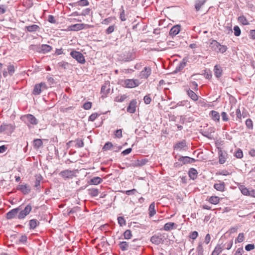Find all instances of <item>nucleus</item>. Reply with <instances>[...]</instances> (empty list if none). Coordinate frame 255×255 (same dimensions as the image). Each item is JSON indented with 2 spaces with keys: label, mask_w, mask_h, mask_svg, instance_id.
<instances>
[{
  "label": "nucleus",
  "mask_w": 255,
  "mask_h": 255,
  "mask_svg": "<svg viewBox=\"0 0 255 255\" xmlns=\"http://www.w3.org/2000/svg\"><path fill=\"white\" fill-rule=\"evenodd\" d=\"M168 236L165 233H158L153 235L150 239V242L156 245L163 244Z\"/></svg>",
  "instance_id": "obj_1"
},
{
  "label": "nucleus",
  "mask_w": 255,
  "mask_h": 255,
  "mask_svg": "<svg viewBox=\"0 0 255 255\" xmlns=\"http://www.w3.org/2000/svg\"><path fill=\"white\" fill-rule=\"evenodd\" d=\"M59 175L64 180L72 179L76 176V170L66 169L61 171Z\"/></svg>",
  "instance_id": "obj_2"
},
{
  "label": "nucleus",
  "mask_w": 255,
  "mask_h": 255,
  "mask_svg": "<svg viewBox=\"0 0 255 255\" xmlns=\"http://www.w3.org/2000/svg\"><path fill=\"white\" fill-rule=\"evenodd\" d=\"M20 119L25 123H30L33 125H36L38 123V121L36 118L31 114H27L21 116Z\"/></svg>",
  "instance_id": "obj_3"
},
{
  "label": "nucleus",
  "mask_w": 255,
  "mask_h": 255,
  "mask_svg": "<svg viewBox=\"0 0 255 255\" xmlns=\"http://www.w3.org/2000/svg\"><path fill=\"white\" fill-rule=\"evenodd\" d=\"M71 57L76 59L80 64H84L86 62L84 56L80 52L76 50H72L70 52Z\"/></svg>",
  "instance_id": "obj_4"
},
{
  "label": "nucleus",
  "mask_w": 255,
  "mask_h": 255,
  "mask_svg": "<svg viewBox=\"0 0 255 255\" xmlns=\"http://www.w3.org/2000/svg\"><path fill=\"white\" fill-rule=\"evenodd\" d=\"M47 88V87L45 83L41 82L40 83L35 84L32 91V94L34 95H39L42 91L45 90Z\"/></svg>",
  "instance_id": "obj_5"
},
{
  "label": "nucleus",
  "mask_w": 255,
  "mask_h": 255,
  "mask_svg": "<svg viewBox=\"0 0 255 255\" xmlns=\"http://www.w3.org/2000/svg\"><path fill=\"white\" fill-rule=\"evenodd\" d=\"M123 82L124 86L128 88L136 87L139 84V82L137 79H126L123 81Z\"/></svg>",
  "instance_id": "obj_6"
},
{
  "label": "nucleus",
  "mask_w": 255,
  "mask_h": 255,
  "mask_svg": "<svg viewBox=\"0 0 255 255\" xmlns=\"http://www.w3.org/2000/svg\"><path fill=\"white\" fill-rule=\"evenodd\" d=\"M14 130V127L11 125L2 124L0 127V132H4L6 134H10Z\"/></svg>",
  "instance_id": "obj_7"
},
{
  "label": "nucleus",
  "mask_w": 255,
  "mask_h": 255,
  "mask_svg": "<svg viewBox=\"0 0 255 255\" xmlns=\"http://www.w3.org/2000/svg\"><path fill=\"white\" fill-rule=\"evenodd\" d=\"M20 190L23 194H28L31 190L30 186L26 184H19L17 186V190Z\"/></svg>",
  "instance_id": "obj_8"
},
{
  "label": "nucleus",
  "mask_w": 255,
  "mask_h": 255,
  "mask_svg": "<svg viewBox=\"0 0 255 255\" xmlns=\"http://www.w3.org/2000/svg\"><path fill=\"white\" fill-rule=\"evenodd\" d=\"M215 131V128L214 127H210L208 128V130H201L200 133L204 136L212 139L213 138V136L212 135V133H214Z\"/></svg>",
  "instance_id": "obj_9"
},
{
  "label": "nucleus",
  "mask_w": 255,
  "mask_h": 255,
  "mask_svg": "<svg viewBox=\"0 0 255 255\" xmlns=\"http://www.w3.org/2000/svg\"><path fill=\"white\" fill-rule=\"evenodd\" d=\"M137 101L136 99H132L127 107V111L130 114H133L135 112Z\"/></svg>",
  "instance_id": "obj_10"
},
{
  "label": "nucleus",
  "mask_w": 255,
  "mask_h": 255,
  "mask_svg": "<svg viewBox=\"0 0 255 255\" xmlns=\"http://www.w3.org/2000/svg\"><path fill=\"white\" fill-rule=\"evenodd\" d=\"M31 206L30 205H27L24 210H21L18 215V218L19 219H22L25 218V217L27 215L31 210Z\"/></svg>",
  "instance_id": "obj_11"
},
{
  "label": "nucleus",
  "mask_w": 255,
  "mask_h": 255,
  "mask_svg": "<svg viewBox=\"0 0 255 255\" xmlns=\"http://www.w3.org/2000/svg\"><path fill=\"white\" fill-rule=\"evenodd\" d=\"M36 49L38 52L45 54L50 52L52 50V47L47 44H42L37 47Z\"/></svg>",
  "instance_id": "obj_12"
},
{
  "label": "nucleus",
  "mask_w": 255,
  "mask_h": 255,
  "mask_svg": "<svg viewBox=\"0 0 255 255\" xmlns=\"http://www.w3.org/2000/svg\"><path fill=\"white\" fill-rule=\"evenodd\" d=\"M219 154V162L220 164L224 163L226 161L227 153L222 150L221 148H218Z\"/></svg>",
  "instance_id": "obj_13"
},
{
  "label": "nucleus",
  "mask_w": 255,
  "mask_h": 255,
  "mask_svg": "<svg viewBox=\"0 0 255 255\" xmlns=\"http://www.w3.org/2000/svg\"><path fill=\"white\" fill-rule=\"evenodd\" d=\"M110 88L109 83H105L101 87V93L102 94V97H106L107 95L110 93Z\"/></svg>",
  "instance_id": "obj_14"
},
{
  "label": "nucleus",
  "mask_w": 255,
  "mask_h": 255,
  "mask_svg": "<svg viewBox=\"0 0 255 255\" xmlns=\"http://www.w3.org/2000/svg\"><path fill=\"white\" fill-rule=\"evenodd\" d=\"M84 28V24L83 23H77L72 24L68 27V29L69 31H78L83 29Z\"/></svg>",
  "instance_id": "obj_15"
},
{
  "label": "nucleus",
  "mask_w": 255,
  "mask_h": 255,
  "mask_svg": "<svg viewBox=\"0 0 255 255\" xmlns=\"http://www.w3.org/2000/svg\"><path fill=\"white\" fill-rule=\"evenodd\" d=\"M207 0H196L195 1V8L196 11H199L204 7Z\"/></svg>",
  "instance_id": "obj_16"
},
{
  "label": "nucleus",
  "mask_w": 255,
  "mask_h": 255,
  "mask_svg": "<svg viewBox=\"0 0 255 255\" xmlns=\"http://www.w3.org/2000/svg\"><path fill=\"white\" fill-rule=\"evenodd\" d=\"M181 26L180 25H176L173 26L169 31V35L174 36L176 35L180 31Z\"/></svg>",
  "instance_id": "obj_17"
},
{
  "label": "nucleus",
  "mask_w": 255,
  "mask_h": 255,
  "mask_svg": "<svg viewBox=\"0 0 255 255\" xmlns=\"http://www.w3.org/2000/svg\"><path fill=\"white\" fill-rule=\"evenodd\" d=\"M103 180L100 177H94L88 181L89 185H97L101 183Z\"/></svg>",
  "instance_id": "obj_18"
},
{
  "label": "nucleus",
  "mask_w": 255,
  "mask_h": 255,
  "mask_svg": "<svg viewBox=\"0 0 255 255\" xmlns=\"http://www.w3.org/2000/svg\"><path fill=\"white\" fill-rule=\"evenodd\" d=\"M120 249L122 251L130 250L129 242L126 241L120 242L118 245Z\"/></svg>",
  "instance_id": "obj_19"
},
{
  "label": "nucleus",
  "mask_w": 255,
  "mask_h": 255,
  "mask_svg": "<svg viewBox=\"0 0 255 255\" xmlns=\"http://www.w3.org/2000/svg\"><path fill=\"white\" fill-rule=\"evenodd\" d=\"M140 246V242L138 239H135L129 242L130 250H136Z\"/></svg>",
  "instance_id": "obj_20"
},
{
  "label": "nucleus",
  "mask_w": 255,
  "mask_h": 255,
  "mask_svg": "<svg viewBox=\"0 0 255 255\" xmlns=\"http://www.w3.org/2000/svg\"><path fill=\"white\" fill-rule=\"evenodd\" d=\"M215 76L219 78L222 76L223 70L222 67L219 65H216L214 67Z\"/></svg>",
  "instance_id": "obj_21"
},
{
  "label": "nucleus",
  "mask_w": 255,
  "mask_h": 255,
  "mask_svg": "<svg viewBox=\"0 0 255 255\" xmlns=\"http://www.w3.org/2000/svg\"><path fill=\"white\" fill-rule=\"evenodd\" d=\"M186 146V142L185 140H182L176 143L173 146L174 150H179L183 149L184 147Z\"/></svg>",
  "instance_id": "obj_22"
},
{
  "label": "nucleus",
  "mask_w": 255,
  "mask_h": 255,
  "mask_svg": "<svg viewBox=\"0 0 255 255\" xmlns=\"http://www.w3.org/2000/svg\"><path fill=\"white\" fill-rule=\"evenodd\" d=\"M220 46H221L220 43L216 40H212L210 43L211 48L217 52H218Z\"/></svg>",
  "instance_id": "obj_23"
},
{
  "label": "nucleus",
  "mask_w": 255,
  "mask_h": 255,
  "mask_svg": "<svg viewBox=\"0 0 255 255\" xmlns=\"http://www.w3.org/2000/svg\"><path fill=\"white\" fill-rule=\"evenodd\" d=\"M134 55L132 52L128 51V52H126L124 53V55L123 57V59L125 61H129L134 59Z\"/></svg>",
  "instance_id": "obj_24"
},
{
  "label": "nucleus",
  "mask_w": 255,
  "mask_h": 255,
  "mask_svg": "<svg viewBox=\"0 0 255 255\" xmlns=\"http://www.w3.org/2000/svg\"><path fill=\"white\" fill-rule=\"evenodd\" d=\"M151 74V68L149 67H145L141 72L142 78L147 79Z\"/></svg>",
  "instance_id": "obj_25"
},
{
  "label": "nucleus",
  "mask_w": 255,
  "mask_h": 255,
  "mask_svg": "<svg viewBox=\"0 0 255 255\" xmlns=\"http://www.w3.org/2000/svg\"><path fill=\"white\" fill-rule=\"evenodd\" d=\"M224 246L222 244H218L212 253L211 255H219L223 250Z\"/></svg>",
  "instance_id": "obj_26"
},
{
  "label": "nucleus",
  "mask_w": 255,
  "mask_h": 255,
  "mask_svg": "<svg viewBox=\"0 0 255 255\" xmlns=\"http://www.w3.org/2000/svg\"><path fill=\"white\" fill-rule=\"evenodd\" d=\"M25 30L30 32H35L40 29V27L36 24H32L25 27Z\"/></svg>",
  "instance_id": "obj_27"
},
{
  "label": "nucleus",
  "mask_w": 255,
  "mask_h": 255,
  "mask_svg": "<svg viewBox=\"0 0 255 255\" xmlns=\"http://www.w3.org/2000/svg\"><path fill=\"white\" fill-rule=\"evenodd\" d=\"M188 96L193 101H196L198 99V96L192 90L190 89L186 90Z\"/></svg>",
  "instance_id": "obj_28"
},
{
  "label": "nucleus",
  "mask_w": 255,
  "mask_h": 255,
  "mask_svg": "<svg viewBox=\"0 0 255 255\" xmlns=\"http://www.w3.org/2000/svg\"><path fill=\"white\" fill-rule=\"evenodd\" d=\"M177 226V225L173 222H169L167 223H166L163 229L165 231H171V230L173 229L174 228H176Z\"/></svg>",
  "instance_id": "obj_29"
},
{
  "label": "nucleus",
  "mask_w": 255,
  "mask_h": 255,
  "mask_svg": "<svg viewBox=\"0 0 255 255\" xmlns=\"http://www.w3.org/2000/svg\"><path fill=\"white\" fill-rule=\"evenodd\" d=\"M99 193V189L95 188H89L88 189V193L92 197H95L98 195Z\"/></svg>",
  "instance_id": "obj_30"
},
{
  "label": "nucleus",
  "mask_w": 255,
  "mask_h": 255,
  "mask_svg": "<svg viewBox=\"0 0 255 255\" xmlns=\"http://www.w3.org/2000/svg\"><path fill=\"white\" fill-rule=\"evenodd\" d=\"M198 172L197 170L194 168H191L188 171V175L190 178L193 180L197 178Z\"/></svg>",
  "instance_id": "obj_31"
},
{
  "label": "nucleus",
  "mask_w": 255,
  "mask_h": 255,
  "mask_svg": "<svg viewBox=\"0 0 255 255\" xmlns=\"http://www.w3.org/2000/svg\"><path fill=\"white\" fill-rule=\"evenodd\" d=\"M35 181L34 182V187L36 188V190L40 191V181L42 179V177L39 175L35 176Z\"/></svg>",
  "instance_id": "obj_32"
},
{
  "label": "nucleus",
  "mask_w": 255,
  "mask_h": 255,
  "mask_svg": "<svg viewBox=\"0 0 255 255\" xmlns=\"http://www.w3.org/2000/svg\"><path fill=\"white\" fill-rule=\"evenodd\" d=\"M210 115L213 120L219 122L220 116L218 112L213 110L210 112Z\"/></svg>",
  "instance_id": "obj_33"
},
{
  "label": "nucleus",
  "mask_w": 255,
  "mask_h": 255,
  "mask_svg": "<svg viewBox=\"0 0 255 255\" xmlns=\"http://www.w3.org/2000/svg\"><path fill=\"white\" fill-rule=\"evenodd\" d=\"M149 216L150 217L153 216L156 214V210H155V203L152 202L149 207Z\"/></svg>",
  "instance_id": "obj_34"
},
{
  "label": "nucleus",
  "mask_w": 255,
  "mask_h": 255,
  "mask_svg": "<svg viewBox=\"0 0 255 255\" xmlns=\"http://www.w3.org/2000/svg\"><path fill=\"white\" fill-rule=\"evenodd\" d=\"M39 224V222L36 219L30 220L29 222V229H34Z\"/></svg>",
  "instance_id": "obj_35"
},
{
  "label": "nucleus",
  "mask_w": 255,
  "mask_h": 255,
  "mask_svg": "<svg viewBox=\"0 0 255 255\" xmlns=\"http://www.w3.org/2000/svg\"><path fill=\"white\" fill-rule=\"evenodd\" d=\"M225 184L224 182H221L219 183H215L214 187L218 191H223L225 189Z\"/></svg>",
  "instance_id": "obj_36"
},
{
  "label": "nucleus",
  "mask_w": 255,
  "mask_h": 255,
  "mask_svg": "<svg viewBox=\"0 0 255 255\" xmlns=\"http://www.w3.org/2000/svg\"><path fill=\"white\" fill-rule=\"evenodd\" d=\"M43 145V142L41 139H35L33 140V146L35 149H39Z\"/></svg>",
  "instance_id": "obj_37"
},
{
  "label": "nucleus",
  "mask_w": 255,
  "mask_h": 255,
  "mask_svg": "<svg viewBox=\"0 0 255 255\" xmlns=\"http://www.w3.org/2000/svg\"><path fill=\"white\" fill-rule=\"evenodd\" d=\"M208 201L210 203L216 205L219 203L220 198L218 196H211Z\"/></svg>",
  "instance_id": "obj_38"
},
{
  "label": "nucleus",
  "mask_w": 255,
  "mask_h": 255,
  "mask_svg": "<svg viewBox=\"0 0 255 255\" xmlns=\"http://www.w3.org/2000/svg\"><path fill=\"white\" fill-rule=\"evenodd\" d=\"M178 161L182 162L183 165L190 163V157L189 156H180L178 159Z\"/></svg>",
  "instance_id": "obj_39"
},
{
  "label": "nucleus",
  "mask_w": 255,
  "mask_h": 255,
  "mask_svg": "<svg viewBox=\"0 0 255 255\" xmlns=\"http://www.w3.org/2000/svg\"><path fill=\"white\" fill-rule=\"evenodd\" d=\"M148 161L146 158L142 159L141 160H137L135 164V166H142L146 164Z\"/></svg>",
  "instance_id": "obj_40"
},
{
  "label": "nucleus",
  "mask_w": 255,
  "mask_h": 255,
  "mask_svg": "<svg viewBox=\"0 0 255 255\" xmlns=\"http://www.w3.org/2000/svg\"><path fill=\"white\" fill-rule=\"evenodd\" d=\"M16 216V209H13L6 214V218L7 219L14 218Z\"/></svg>",
  "instance_id": "obj_41"
},
{
  "label": "nucleus",
  "mask_w": 255,
  "mask_h": 255,
  "mask_svg": "<svg viewBox=\"0 0 255 255\" xmlns=\"http://www.w3.org/2000/svg\"><path fill=\"white\" fill-rule=\"evenodd\" d=\"M238 21L243 25H249L250 23L244 15H241L238 17Z\"/></svg>",
  "instance_id": "obj_42"
},
{
  "label": "nucleus",
  "mask_w": 255,
  "mask_h": 255,
  "mask_svg": "<svg viewBox=\"0 0 255 255\" xmlns=\"http://www.w3.org/2000/svg\"><path fill=\"white\" fill-rule=\"evenodd\" d=\"M124 238L127 240L130 239L132 237L131 232L130 230H127L123 234Z\"/></svg>",
  "instance_id": "obj_43"
},
{
  "label": "nucleus",
  "mask_w": 255,
  "mask_h": 255,
  "mask_svg": "<svg viewBox=\"0 0 255 255\" xmlns=\"http://www.w3.org/2000/svg\"><path fill=\"white\" fill-rule=\"evenodd\" d=\"M77 5L84 6L89 5V2L88 0H79L76 2Z\"/></svg>",
  "instance_id": "obj_44"
},
{
  "label": "nucleus",
  "mask_w": 255,
  "mask_h": 255,
  "mask_svg": "<svg viewBox=\"0 0 255 255\" xmlns=\"http://www.w3.org/2000/svg\"><path fill=\"white\" fill-rule=\"evenodd\" d=\"M244 234L243 233H240L238 235L237 238L235 240V243L237 244V243H242L244 241Z\"/></svg>",
  "instance_id": "obj_45"
},
{
  "label": "nucleus",
  "mask_w": 255,
  "mask_h": 255,
  "mask_svg": "<svg viewBox=\"0 0 255 255\" xmlns=\"http://www.w3.org/2000/svg\"><path fill=\"white\" fill-rule=\"evenodd\" d=\"M198 236V233L197 231L191 232L189 233L188 237L189 239L195 240Z\"/></svg>",
  "instance_id": "obj_46"
},
{
  "label": "nucleus",
  "mask_w": 255,
  "mask_h": 255,
  "mask_svg": "<svg viewBox=\"0 0 255 255\" xmlns=\"http://www.w3.org/2000/svg\"><path fill=\"white\" fill-rule=\"evenodd\" d=\"M203 251L204 249L202 246V244L201 243L197 247V255H203Z\"/></svg>",
  "instance_id": "obj_47"
},
{
  "label": "nucleus",
  "mask_w": 255,
  "mask_h": 255,
  "mask_svg": "<svg viewBox=\"0 0 255 255\" xmlns=\"http://www.w3.org/2000/svg\"><path fill=\"white\" fill-rule=\"evenodd\" d=\"M113 146V144H112V142H107L105 145H104L103 147V150H110L112 148V147Z\"/></svg>",
  "instance_id": "obj_48"
},
{
  "label": "nucleus",
  "mask_w": 255,
  "mask_h": 255,
  "mask_svg": "<svg viewBox=\"0 0 255 255\" xmlns=\"http://www.w3.org/2000/svg\"><path fill=\"white\" fill-rule=\"evenodd\" d=\"M234 155L237 158H242L243 157V153L242 149L238 148L235 153Z\"/></svg>",
  "instance_id": "obj_49"
},
{
  "label": "nucleus",
  "mask_w": 255,
  "mask_h": 255,
  "mask_svg": "<svg viewBox=\"0 0 255 255\" xmlns=\"http://www.w3.org/2000/svg\"><path fill=\"white\" fill-rule=\"evenodd\" d=\"M58 66L59 67L64 69H66L68 68L69 64L68 62L62 61L58 63Z\"/></svg>",
  "instance_id": "obj_50"
},
{
  "label": "nucleus",
  "mask_w": 255,
  "mask_h": 255,
  "mask_svg": "<svg viewBox=\"0 0 255 255\" xmlns=\"http://www.w3.org/2000/svg\"><path fill=\"white\" fill-rule=\"evenodd\" d=\"M234 34L236 36H239L241 35V31L240 27L236 25L234 27Z\"/></svg>",
  "instance_id": "obj_51"
},
{
  "label": "nucleus",
  "mask_w": 255,
  "mask_h": 255,
  "mask_svg": "<svg viewBox=\"0 0 255 255\" xmlns=\"http://www.w3.org/2000/svg\"><path fill=\"white\" fill-rule=\"evenodd\" d=\"M127 97L128 96L126 95H123L120 97H117L116 98L115 101L118 102H123L127 98Z\"/></svg>",
  "instance_id": "obj_52"
},
{
  "label": "nucleus",
  "mask_w": 255,
  "mask_h": 255,
  "mask_svg": "<svg viewBox=\"0 0 255 255\" xmlns=\"http://www.w3.org/2000/svg\"><path fill=\"white\" fill-rule=\"evenodd\" d=\"M246 125L248 128L253 129V122L251 119H248L246 120Z\"/></svg>",
  "instance_id": "obj_53"
},
{
  "label": "nucleus",
  "mask_w": 255,
  "mask_h": 255,
  "mask_svg": "<svg viewBox=\"0 0 255 255\" xmlns=\"http://www.w3.org/2000/svg\"><path fill=\"white\" fill-rule=\"evenodd\" d=\"M241 192L244 195L248 196L249 194V190L246 188L244 186H242L240 188Z\"/></svg>",
  "instance_id": "obj_54"
},
{
  "label": "nucleus",
  "mask_w": 255,
  "mask_h": 255,
  "mask_svg": "<svg viewBox=\"0 0 255 255\" xmlns=\"http://www.w3.org/2000/svg\"><path fill=\"white\" fill-rule=\"evenodd\" d=\"M118 221L120 226H123L126 224V221L123 217H119L118 218Z\"/></svg>",
  "instance_id": "obj_55"
},
{
  "label": "nucleus",
  "mask_w": 255,
  "mask_h": 255,
  "mask_svg": "<svg viewBox=\"0 0 255 255\" xmlns=\"http://www.w3.org/2000/svg\"><path fill=\"white\" fill-rule=\"evenodd\" d=\"M27 240V236L25 235H21L18 240V242L21 244H25L26 243Z\"/></svg>",
  "instance_id": "obj_56"
},
{
  "label": "nucleus",
  "mask_w": 255,
  "mask_h": 255,
  "mask_svg": "<svg viewBox=\"0 0 255 255\" xmlns=\"http://www.w3.org/2000/svg\"><path fill=\"white\" fill-rule=\"evenodd\" d=\"M143 101H144V103L146 105L149 104L151 101V99L150 97V95L148 94V95H145L143 98Z\"/></svg>",
  "instance_id": "obj_57"
},
{
  "label": "nucleus",
  "mask_w": 255,
  "mask_h": 255,
  "mask_svg": "<svg viewBox=\"0 0 255 255\" xmlns=\"http://www.w3.org/2000/svg\"><path fill=\"white\" fill-rule=\"evenodd\" d=\"M75 141L76 142V146L77 147H82L84 146V143L83 140L77 139Z\"/></svg>",
  "instance_id": "obj_58"
},
{
  "label": "nucleus",
  "mask_w": 255,
  "mask_h": 255,
  "mask_svg": "<svg viewBox=\"0 0 255 255\" xmlns=\"http://www.w3.org/2000/svg\"><path fill=\"white\" fill-rule=\"evenodd\" d=\"M255 248V246L253 244H248L245 246V250L247 251H251Z\"/></svg>",
  "instance_id": "obj_59"
},
{
  "label": "nucleus",
  "mask_w": 255,
  "mask_h": 255,
  "mask_svg": "<svg viewBox=\"0 0 255 255\" xmlns=\"http://www.w3.org/2000/svg\"><path fill=\"white\" fill-rule=\"evenodd\" d=\"M221 116L222 117V119L223 121L228 122L229 121L228 116L225 112H222Z\"/></svg>",
  "instance_id": "obj_60"
},
{
  "label": "nucleus",
  "mask_w": 255,
  "mask_h": 255,
  "mask_svg": "<svg viewBox=\"0 0 255 255\" xmlns=\"http://www.w3.org/2000/svg\"><path fill=\"white\" fill-rule=\"evenodd\" d=\"M190 86L194 90L197 91L198 89V84L195 81H191L190 82Z\"/></svg>",
  "instance_id": "obj_61"
},
{
  "label": "nucleus",
  "mask_w": 255,
  "mask_h": 255,
  "mask_svg": "<svg viewBox=\"0 0 255 255\" xmlns=\"http://www.w3.org/2000/svg\"><path fill=\"white\" fill-rule=\"evenodd\" d=\"M92 103L90 102H87L84 104L83 107L85 110H89L92 107Z\"/></svg>",
  "instance_id": "obj_62"
},
{
  "label": "nucleus",
  "mask_w": 255,
  "mask_h": 255,
  "mask_svg": "<svg viewBox=\"0 0 255 255\" xmlns=\"http://www.w3.org/2000/svg\"><path fill=\"white\" fill-rule=\"evenodd\" d=\"M8 73L9 75H12L15 71L14 66L13 65H9L7 67Z\"/></svg>",
  "instance_id": "obj_63"
},
{
  "label": "nucleus",
  "mask_w": 255,
  "mask_h": 255,
  "mask_svg": "<svg viewBox=\"0 0 255 255\" xmlns=\"http://www.w3.org/2000/svg\"><path fill=\"white\" fill-rule=\"evenodd\" d=\"M98 116H99V115H98L97 113H93L89 116L88 120L89 121L93 122L96 120Z\"/></svg>",
  "instance_id": "obj_64"
}]
</instances>
